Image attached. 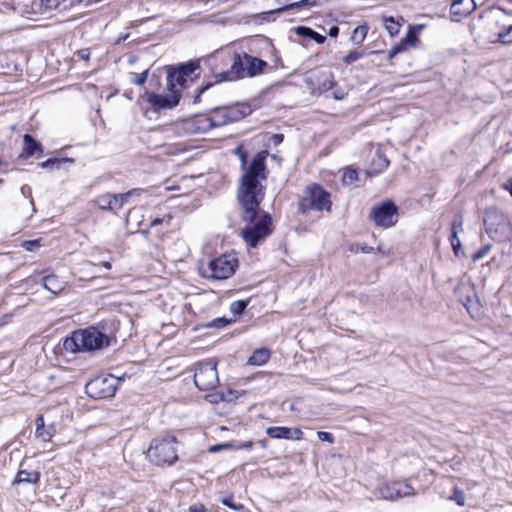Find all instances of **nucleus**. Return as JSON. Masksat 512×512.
Listing matches in <instances>:
<instances>
[{
  "instance_id": "1",
  "label": "nucleus",
  "mask_w": 512,
  "mask_h": 512,
  "mask_svg": "<svg viewBox=\"0 0 512 512\" xmlns=\"http://www.w3.org/2000/svg\"><path fill=\"white\" fill-rule=\"evenodd\" d=\"M267 154V151L257 153L241 178L238 200L243 209L242 219H251L254 212L261 211L259 204L264 198V188L259 178H264Z\"/></svg>"
},
{
  "instance_id": "2",
  "label": "nucleus",
  "mask_w": 512,
  "mask_h": 512,
  "mask_svg": "<svg viewBox=\"0 0 512 512\" xmlns=\"http://www.w3.org/2000/svg\"><path fill=\"white\" fill-rule=\"evenodd\" d=\"M197 68L198 65L193 62L182 64L178 68H169L167 71V87L170 94L148 93L147 101L156 110L175 107L179 103L181 95L180 90L176 89V87L182 86L186 78L191 76Z\"/></svg>"
},
{
  "instance_id": "3",
  "label": "nucleus",
  "mask_w": 512,
  "mask_h": 512,
  "mask_svg": "<svg viewBox=\"0 0 512 512\" xmlns=\"http://www.w3.org/2000/svg\"><path fill=\"white\" fill-rule=\"evenodd\" d=\"M111 339L107 333L92 326L73 332L64 340L63 348L70 353L91 352L108 347Z\"/></svg>"
},
{
  "instance_id": "4",
  "label": "nucleus",
  "mask_w": 512,
  "mask_h": 512,
  "mask_svg": "<svg viewBox=\"0 0 512 512\" xmlns=\"http://www.w3.org/2000/svg\"><path fill=\"white\" fill-rule=\"evenodd\" d=\"M246 223L241 229V236L245 243L255 248L272 233V218L264 211L254 212L251 219H243Z\"/></svg>"
},
{
  "instance_id": "5",
  "label": "nucleus",
  "mask_w": 512,
  "mask_h": 512,
  "mask_svg": "<svg viewBox=\"0 0 512 512\" xmlns=\"http://www.w3.org/2000/svg\"><path fill=\"white\" fill-rule=\"evenodd\" d=\"M247 110L248 107L240 105L216 108L209 117H201L195 121L196 129L204 133L214 127L238 121L247 115Z\"/></svg>"
},
{
  "instance_id": "6",
  "label": "nucleus",
  "mask_w": 512,
  "mask_h": 512,
  "mask_svg": "<svg viewBox=\"0 0 512 512\" xmlns=\"http://www.w3.org/2000/svg\"><path fill=\"white\" fill-rule=\"evenodd\" d=\"M267 63L246 53L236 54L230 70L220 74V81H233L240 78L253 77L263 72Z\"/></svg>"
},
{
  "instance_id": "7",
  "label": "nucleus",
  "mask_w": 512,
  "mask_h": 512,
  "mask_svg": "<svg viewBox=\"0 0 512 512\" xmlns=\"http://www.w3.org/2000/svg\"><path fill=\"white\" fill-rule=\"evenodd\" d=\"M485 230L496 241H505L512 238V224L509 219L497 208L490 207L485 211Z\"/></svg>"
},
{
  "instance_id": "8",
  "label": "nucleus",
  "mask_w": 512,
  "mask_h": 512,
  "mask_svg": "<svg viewBox=\"0 0 512 512\" xmlns=\"http://www.w3.org/2000/svg\"><path fill=\"white\" fill-rule=\"evenodd\" d=\"M147 457L156 465L173 464L177 460L175 438L153 440L147 451Z\"/></svg>"
},
{
  "instance_id": "9",
  "label": "nucleus",
  "mask_w": 512,
  "mask_h": 512,
  "mask_svg": "<svg viewBox=\"0 0 512 512\" xmlns=\"http://www.w3.org/2000/svg\"><path fill=\"white\" fill-rule=\"evenodd\" d=\"M238 265V259L233 254H224L209 261L206 268H202L203 275L216 280L231 277Z\"/></svg>"
},
{
  "instance_id": "10",
  "label": "nucleus",
  "mask_w": 512,
  "mask_h": 512,
  "mask_svg": "<svg viewBox=\"0 0 512 512\" xmlns=\"http://www.w3.org/2000/svg\"><path fill=\"white\" fill-rule=\"evenodd\" d=\"M216 366L217 363L213 360L200 362L196 365L194 383L199 390L207 391L217 387L219 378Z\"/></svg>"
},
{
  "instance_id": "11",
  "label": "nucleus",
  "mask_w": 512,
  "mask_h": 512,
  "mask_svg": "<svg viewBox=\"0 0 512 512\" xmlns=\"http://www.w3.org/2000/svg\"><path fill=\"white\" fill-rule=\"evenodd\" d=\"M303 211L306 210H327L331 208L330 194L319 185L307 187L306 196L301 203Z\"/></svg>"
},
{
  "instance_id": "12",
  "label": "nucleus",
  "mask_w": 512,
  "mask_h": 512,
  "mask_svg": "<svg viewBox=\"0 0 512 512\" xmlns=\"http://www.w3.org/2000/svg\"><path fill=\"white\" fill-rule=\"evenodd\" d=\"M370 216L376 226L389 228L397 223L398 208L392 201H386L375 205L371 209Z\"/></svg>"
},
{
  "instance_id": "13",
  "label": "nucleus",
  "mask_w": 512,
  "mask_h": 512,
  "mask_svg": "<svg viewBox=\"0 0 512 512\" xmlns=\"http://www.w3.org/2000/svg\"><path fill=\"white\" fill-rule=\"evenodd\" d=\"M118 380L113 376H102L86 385V393L92 398H110L115 395Z\"/></svg>"
},
{
  "instance_id": "14",
  "label": "nucleus",
  "mask_w": 512,
  "mask_h": 512,
  "mask_svg": "<svg viewBox=\"0 0 512 512\" xmlns=\"http://www.w3.org/2000/svg\"><path fill=\"white\" fill-rule=\"evenodd\" d=\"M377 491L381 498L390 501L416 495L415 489L407 481L384 482L378 486Z\"/></svg>"
},
{
  "instance_id": "15",
  "label": "nucleus",
  "mask_w": 512,
  "mask_h": 512,
  "mask_svg": "<svg viewBox=\"0 0 512 512\" xmlns=\"http://www.w3.org/2000/svg\"><path fill=\"white\" fill-rule=\"evenodd\" d=\"M476 8L474 0H454L451 5V15L454 21L471 14Z\"/></svg>"
},
{
  "instance_id": "16",
  "label": "nucleus",
  "mask_w": 512,
  "mask_h": 512,
  "mask_svg": "<svg viewBox=\"0 0 512 512\" xmlns=\"http://www.w3.org/2000/svg\"><path fill=\"white\" fill-rule=\"evenodd\" d=\"M35 434L43 441H50L56 433L55 424L52 422L48 425L45 424L43 415H40L35 420Z\"/></svg>"
},
{
  "instance_id": "17",
  "label": "nucleus",
  "mask_w": 512,
  "mask_h": 512,
  "mask_svg": "<svg viewBox=\"0 0 512 512\" xmlns=\"http://www.w3.org/2000/svg\"><path fill=\"white\" fill-rule=\"evenodd\" d=\"M316 89L319 93L327 92L335 88L333 74L330 71H321L316 77Z\"/></svg>"
},
{
  "instance_id": "18",
  "label": "nucleus",
  "mask_w": 512,
  "mask_h": 512,
  "mask_svg": "<svg viewBox=\"0 0 512 512\" xmlns=\"http://www.w3.org/2000/svg\"><path fill=\"white\" fill-rule=\"evenodd\" d=\"M42 286L52 294L57 295L65 289L66 282L56 275H47L42 278Z\"/></svg>"
},
{
  "instance_id": "19",
  "label": "nucleus",
  "mask_w": 512,
  "mask_h": 512,
  "mask_svg": "<svg viewBox=\"0 0 512 512\" xmlns=\"http://www.w3.org/2000/svg\"><path fill=\"white\" fill-rule=\"evenodd\" d=\"M95 203L97 204L99 209L104 211H111L116 213L118 210H120L117 204L115 194L106 193L103 195H99L95 199Z\"/></svg>"
},
{
  "instance_id": "20",
  "label": "nucleus",
  "mask_w": 512,
  "mask_h": 512,
  "mask_svg": "<svg viewBox=\"0 0 512 512\" xmlns=\"http://www.w3.org/2000/svg\"><path fill=\"white\" fill-rule=\"evenodd\" d=\"M416 33L413 30H409L406 36L400 41L398 45L392 48L389 53V57L393 58L395 55L403 52L408 47H415L417 42Z\"/></svg>"
},
{
  "instance_id": "21",
  "label": "nucleus",
  "mask_w": 512,
  "mask_h": 512,
  "mask_svg": "<svg viewBox=\"0 0 512 512\" xmlns=\"http://www.w3.org/2000/svg\"><path fill=\"white\" fill-rule=\"evenodd\" d=\"M270 358V351L265 348L257 349L248 359V364L254 366H261L265 364Z\"/></svg>"
},
{
  "instance_id": "22",
  "label": "nucleus",
  "mask_w": 512,
  "mask_h": 512,
  "mask_svg": "<svg viewBox=\"0 0 512 512\" xmlns=\"http://www.w3.org/2000/svg\"><path fill=\"white\" fill-rule=\"evenodd\" d=\"M40 474L39 472H28L26 470H21L17 473L13 483H37L39 481Z\"/></svg>"
},
{
  "instance_id": "23",
  "label": "nucleus",
  "mask_w": 512,
  "mask_h": 512,
  "mask_svg": "<svg viewBox=\"0 0 512 512\" xmlns=\"http://www.w3.org/2000/svg\"><path fill=\"white\" fill-rule=\"evenodd\" d=\"M295 32L296 34L298 35H301V36H304V37H309L313 40H315L317 43L319 44H322L325 42L326 40V37L315 32L314 30H312L311 28H308V27H305V26H299L295 29Z\"/></svg>"
},
{
  "instance_id": "24",
  "label": "nucleus",
  "mask_w": 512,
  "mask_h": 512,
  "mask_svg": "<svg viewBox=\"0 0 512 512\" xmlns=\"http://www.w3.org/2000/svg\"><path fill=\"white\" fill-rule=\"evenodd\" d=\"M316 3H317V0H300L297 2L283 5L271 12L272 13H280V12H284V11L294 9V8L312 7V6H315Z\"/></svg>"
},
{
  "instance_id": "25",
  "label": "nucleus",
  "mask_w": 512,
  "mask_h": 512,
  "mask_svg": "<svg viewBox=\"0 0 512 512\" xmlns=\"http://www.w3.org/2000/svg\"><path fill=\"white\" fill-rule=\"evenodd\" d=\"M266 433L274 439H290V428L287 427H268Z\"/></svg>"
},
{
  "instance_id": "26",
  "label": "nucleus",
  "mask_w": 512,
  "mask_h": 512,
  "mask_svg": "<svg viewBox=\"0 0 512 512\" xmlns=\"http://www.w3.org/2000/svg\"><path fill=\"white\" fill-rule=\"evenodd\" d=\"M458 226L461 227L462 222L454 221L452 224V233L450 236V243H451L452 248L457 256L459 255V252L461 250V241L458 237V231H457Z\"/></svg>"
},
{
  "instance_id": "27",
  "label": "nucleus",
  "mask_w": 512,
  "mask_h": 512,
  "mask_svg": "<svg viewBox=\"0 0 512 512\" xmlns=\"http://www.w3.org/2000/svg\"><path fill=\"white\" fill-rule=\"evenodd\" d=\"M24 149L23 152L27 156H32L36 153V151L40 150V145L36 142L30 135H24Z\"/></svg>"
},
{
  "instance_id": "28",
  "label": "nucleus",
  "mask_w": 512,
  "mask_h": 512,
  "mask_svg": "<svg viewBox=\"0 0 512 512\" xmlns=\"http://www.w3.org/2000/svg\"><path fill=\"white\" fill-rule=\"evenodd\" d=\"M441 496L445 497V495L443 493L441 494ZM446 498L450 501L456 502V504L461 507L464 506L466 503V497H465L464 491L459 489L457 486L453 487L452 494L446 496Z\"/></svg>"
},
{
  "instance_id": "29",
  "label": "nucleus",
  "mask_w": 512,
  "mask_h": 512,
  "mask_svg": "<svg viewBox=\"0 0 512 512\" xmlns=\"http://www.w3.org/2000/svg\"><path fill=\"white\" fill-rule=\"evenodd\" d=\"M141 192H142L141 189H132L125 193L115 194L119 209H121L124 206V204H126L128 202L130 197L140 196Z\"/></svg>"
},
{
  "instance_id": "30",
  "label": "nucleus",
  "mask_w": 512,
  "mask_h": 512,
  "mask_svg": "<svg viewBox=\"0 0 512 512\" xmlns=\"http://www.w3.org/2000/svg\"><path fill=\"white\" fill-rule=\"evenodd\" d=\"M220 502L224 506H226L234 511H241L244 508V506L241 503L235 501V498L233 495H222L220 497Z\"/></svg>"
},
{
  "instance_id": "31",
  "label": "nucleus",
  "mask_w": 512,
  "mask_h": 512,
  "mask_svg": "<svg viewBox=\"0 0 512 512\" xmlns=\"http://www.w3.org/2000/svg\"><path fill=\"white\" fill-rule=\"evenodd\" d=\"M385 28L391 36H395L399 33L400 22L395 20L393 17H383Z\"/></svg>"
},
{
  "instance_id": "32",
  "label": "nucleus",
  "mask_w": 512,
  "mask_h": 512,
  "mask_svg": "<svg viewBox=\"0 0 512 512\" xmlns=\"http://www.w3.org/2000/svg\"><path fill=\"white\" fill-rule=\"evenodd\" d=\"M367 32L368 27L366 25H360L356 27L353 31L352 40L357 44L362 43L367 35Z\"/></svg>"
},
{
  "instance_id": "33",
  "label": "nucleus",
  "mask_w": 512,
  "mask_h": 512,
  "mask_svg": "<svg viewBox=\"0 0 512 512\" xmlns=\"http://www.w3.org/2000/svg\"><path fill=\"white\" fill-rule=\"evenodd\" d=\"M357 178H358V173L355 169L346 168L343 171L342 181L344 184L351 185L357 180Z\"/></svg>"
},
{
  "instance_id": "34",
  "label": "nucleus",
  "mask_w": 512,
  "mask_h": 512,
  "mask_svg": "<svg viewBox=\"0 0 512 512\" xmlns=\"http://www.w3.org/2000/svg\"><path fill=\"white\" fill-rule=\"evenodd\" d=\"M498 42L503 44L512 43V25L498 34Z\"/></svg>"
},
{
  "instance_id": "35",
  "label": "nucleus",
  "mask_w": 512,
  "mask_h": 512,
  "mask_svg": "<svg viewBox=\"0 0 512 512\" xmlns=\"http://www.w3.org/2000/svg\"><path fill=\"white\" fill-rule=\"evenodd\" d=\"M350 251L352 253H371L374 251V248L371 247V246H368L366 244H360V243H356V244H353L350 246Z\"/></svg>"
},
{
  "instance_id": "36",
  "label": "nucleus",
  "mask_w": 512,
  "mask_h": 512,
  "mask_svg": "<svg viewBox=\"0 0 512 512\" xmlns=\"http://www.w3.org/2000/svg\"><path fill=\"white\" fill-rule=\"evenodd\" d=\"M246 306H247V303L245 301H242V300L234 301L230 305V311L235 315H239L245 310Z\"/></svg>"
},
{
  "instance_id": "37",
  "label": "nucleus",
  "mask_w": 512,
  "mask_h": 512,
  "mask_svg": "<svg viewBox=\"0 0 512 512\" xmlns=\"http://www.w3.org/2000/svg\"><path fill=\"white\" fill-rule=\"evenodd\" d=\"M363 56V53L359 52V51H350L344 58H343V61L346 63V64H352L354 62H356L357 60H359L361 57Z\"/></svg>"
},
{
  "instance_id": "38",
  "label": "nucleus",
  "mask_w": 512,
  "mask_h": 512,
  "mask_svg": "<svg viewBox=\"0 0 512 512\" xmlns=\"http://www.w3.org/2000/svg\"><path fill=\"white\" fill-rule=\"evenodd\" d=\"M21 246L27 251H34L41 247L40 240H27L24 241Z\"/></svg>"
},
{
  "instance_id": "39",
  "label": "nucleus",
  "mask_w": 512,
  "mask_h": 512,
  "mask_svg": "<svg viewBox=\"0 0 512 512\" xmlns=\"http://www.w3.org/2000/svg\"><path fill=\"white\" fill-rule=\"evenodd\" d=\"M148 71H144L141 74L132 73L131 82L136 85H143L147 79Z\"/></svg>"
},
{
  "instance_id": "40",
  "label": "nucleus",
  "mask_w": 512,
  "mask_h": 512,
  "mask_svg": "<svg viewBox=\"0 0 512 512\" xmlns=\"http://www.w3.org/2000/svg\"><path fill=\"white\" fill-rule=\"evenodd\" d=\"M492 246L491 244H487L485 246H483L479 251H477L474 255H473V260H480L482 259L484 256H486L490 250H491Z\"/></svg>"
},
{
  "instance_id": "41",
  "label": "nucleus",
  "mask_w": 512,
  "mask_h": 512,
  "mask_svg": "<svg viewBox=\"0 0 512 512\" xmlns=\"http://www.w3.org/2000/svg\"><path fill=\"white\" fill-rule=\"evenodd\" d=\"M172 217L170 215H165L164 217L162 218H155L151 221L150 223V227H156L157 225L159 224H162V223H166V224H170V221H171Z\"/></svg>"
},
{
  "instance_id": "42",
  "label": "nucleus",
  "mask_w": 512,
  "mask_h": 512,
  "mask_svg": "<svg viewBox=\"0 0 512 512\" xmlns=\"http://www.w3.org/2000/svg\"><path fill=\"white\" fill-rule=\"evenodd\" d=\"M317 436H318L319 440H321V441H325V442H329V443H333V441H334L333 435L329 432L319 431L317 433Z\"/></svg>"
},
{
  "instance_id": "43",
  "label": "nucleus",
  "mask_w": 512,
  "mask_h": 512,
  "mask_svg": "<svg viewBox=\"0 0 512 512\" xmlns=\"http://www.w3.org/2000/svg\"><path fill=\"white\" fill-rule=\"evenodd\" d=\"M388 166H389V160L386 157L379 155V157H378V167H379L378 172L385 170Z\"/></svg>"
},
{
  "instance_id": "44",
  "label": "nucleus",
  "mask_w": 512,
  "mask_h": 512,
  "mask_svg": "<svg viewBox=\"0 0 512 512\" xmlns=\"http://www.w3.org/2000/svg\"><path fill=\"white\" fill-rule=\"evenodd\" d=\"M289 435H290V439H292V440H301L302 436H303V432L298 428H295V429L290 428Z\"/></svg>"
},
{
  "instance_id": "45",
  "label": "nucleus",
  "mask_w": 512,
  "mask_h": 512,
  "mask_svg": "<svg viewBox=\"0 0 512 512\" xmlns=\"http://www.w3.org/2000/svg\"><path fill=\"white\" fill-rule=\"evenodd\" d=\"M345 96H346V92L343 89H340V88H336L332 92V97L335 100H342V99L345 98Z\"/></svg>"
},
{
  "instance_id": "46",
  "label": "nucleus",
  "mask_w": 512,
  "mask_h": 512,
  "mask_svg": "<svg viewBox=\"0 0 512 512\" xmlns=\"http://www.w3.org/2000/svg\"><path fill=\"white\" fill-rule=\"evenodd\" d=\"M77 56L84 61H87L90 57V50L89 49H81L77 51Z\"/></svg>"
},
{
  "instance_id": "47",
  "label": "nucleus",
  "mask_w": 512,
  "mask_h": 512,
  "mask_svg": "<svg viewBox=\"0 0 512 512\" xmlns=\"http://www.w3.org/2000/svg\"><path fill=\"white\" fill-rule=\"evenodd\" d=\"M189 512H205V508L203 505L196 504L189 508Z\"/></svg>"
},
{
  "instance_id": "48",
  "label": "nucleus",
  "mask_w": 512,
  "mask_h": 512,
  "mask_svg": "<svg viewBox=\"0 0 512 512\" xmlns=\"http://www.w3.org/2000/svg\"><path fill=\"white\" fill-rule=\"evenodd\" d=\"M339 33V28L337 26H332L330 29H329V36L330 37H336Z\"/></svg>"
},
{
  "instance_id": "49",
  "label": "nucleus",
  "mask_w": 512,
  "mask_h": 512,
  "mask_svg": "<svg viewBox=\"0 0 512 512\" xmlns=\"http://www.w3.org/2000/svg\"><path fill=\"white\" fill-rule=\"evenodd\" d=\"M229 446H230L229 444L215 445V446H212L210 448V451L211 452H217V451L221 450L222 448H226V447H229Z\"/></svg>"
},
{
  "instance_id": "50",
  "label": "nucleus",
  "mask_w": 512,
  "mask_h": 512,
  "mask_svg": "<svg viewBox=\"0 0 512 512\" xmlns=\"http://www.w3.org/2000/svg\"><path fill=\"white\" fill-rule=\"evenodd\" d=\"M54 163H55L54 160L48 159V160L42 162L40 165H41L42 168H46V167H48L50 165H53Z\"/></svg>"
},
{
  "instance_id": "51",
  "label": "nucleus",
  "mask_w": 512,
  "mask_h": 512,
  "mask_svg": "<svg viewBox=\"0 0 512 512\" xmlns=\"http://www.w3.org/2000/svg\"><path fill=\"white\" fill-rule=\"evenodd\" d=\"M239 156H240L242 165H245L246 164V159H247L246 153L242 152V153L239 154Z\"/></svg>"
},
{
  "instance_id": "52",
  "label": "nucleus",
  "mask_w": 512,
  "mask_h": 512,
  "mask_svg": "<svg viewBox=\"0 0 512 512\" xmlns=\"http://www.w3.org/2000/svg\"><path fill=\"white\" fill-rule=\"evenodd\" d=\"M252 445H253V443L251 441H248V442L244 443L243 445H241L240 448L249 449L252 447Z\"/></svg>"
},
{
  "instance_id": "53",
  "label": "nucleus",
  "mask_w": 512,
  "mask_h": 512,
  "mask_svg": "<svg viewBox=\"0 0 512 512\" xmlns=\"http://www.w3.org/2000/svg\"><path fill=\"white\" fill-rule=\"evenodd\" d=\"M102 266L104 268H106L107 270L111 269V263L110 262H107V261L102 262Z\"/></svg>"
},
{
  "instance_id": "54",
  "label": "nucleus",
  "mask_w": 512,
  "mask_h": 512,
  "mask_svg": "<svg viewBox=\"0 0 512 512\" xmlns=\"http://www.w3.org/2000/svg\"><path fill=\"white\" fill-rule=\"evenodd\" d=\"M506 189L509 191V193L512 196V181L506 186Z\"/></svg>"
},
{
  "instance_id": "55",
  "label": "nucleus",
  "mask_w": 512,
  "mask_h": 512,
  "mask_svg": "<svg viewBox=\"0 0 512 512\" xmlns=\"http://www.w3.org/2000/svg\"><path fill=\"white\" fill-rule=\"evenodd\" d=\"M208 88H209V85H207V86H205V87L201 88V89L199 90V94L203 93V92H204L206 89H208Z\"/></svg>"
},
{
  "instance_id": "56",
  "label": "nucleus",
  "mask_w": 512,
  "mask_h": 512,
  "mask_svg": "<svg viewBox=\"0 0 512 512\" xmlns=\"http://www.w3.org/2000/svg\"><path fill=\"white\" fill-rule=\"evenodd\" d=\"M274 137H275V138H276V140H277L276 142H280V141H282V138H283V137H282V136H280V135H275Z\"/></svg>"
},
{
  "instance_id": "57",
  "label": "nucleus",
  "mask_w": 512,
  "mask_h": 512,
  "mask_svg": "<svg viewBox=\"0 0 512 512\" xmlns=\"http://www.w3.org/2000/svg\"><path fill=\"white\" fill-rule=\"evenodd\" d=\"M235 153H236V154H238V155H239L240 153H242L241 148H239V147H238V148H236V149H235Z\"/></svg>"
}]
</instances>
